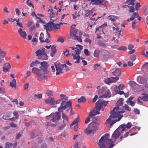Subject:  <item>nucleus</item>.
<instances>
[{
	"mask_svg": "<svg viewBox=\"0 0 148 148\" xmlns=\"http://www.w3.org/2000/svg\"><path fill=\"white\" fill-rule=\"evenodd\" d=\"M124 132L119 127L114 132L111 136V138H108L110 137V134H105V136H102L99 140L98 145L100 148H111L114 144L112 143L114 142L119 137L121 133Z\"/></svg>",
	"mask_w": 148,
	"mask_h": 148,
	"instance_id": "f257e3e1",
	"label": "nucleus"
},
{
	"mask_svg": "<svg viewBox=\"0 0 148 148\" xmlns=\"http://www.w3.org/2000/svg\"><path fill=\"white\" fill-rule=\"evenodd\" d=\"M99 95H101L99 99L96 103L95 109L99 111L101 110L103 111L105 107L107 105L108 101L105 102L103 98H108L111 97V94L110 90L106 86H103L98 91Z\"/></svg>",
	"mask_w": 148,
	"mask_h": 148,
	"instance_id": "f03ea898",
	"label": "nucleus"
},
{
	"mask_svg": "<svg viewBox=\"0 0 148 148\" xmlns=\"http://www.w3.org/2000/svg\"><path fill=\"white\" fill-rule=\"evenodd\" d=\"M124 112V110L119 109L118 107H115L113 110L111 111L110 115L106 120L107 123H109L110 126H112L116 122L120 120L123 116L121 114L123 113Z\"/></svg>",
	"mask_w": 148,
	"mask_h": 148,
	"instance_id": "7ed1b4c3",
	"label": "nucleus"
},
{
	"mask_svg": "<svg viewBox=\"0 0 148 148\" xmlns=\"http://www.w3.org/2000/svg\"><path fill=\"white\" fill-rule=\"evenodd\" d=\"M76 25L72 24L71 27V29L70 30V36L71 38L75 40H77L78 41L82 42L81 36L76 35L78 30L76 27Z\"/></svg>",
	"mask_w": 148,
	"mask_h": 148,
	"instance_id": "20e7f679",
	"label": "nucleus"
},
{
	"mask_svg": "<svg viewBox=\"0 0 148 148\" xmlns=\"http://www.w3.org/2000/svg\"><path fill=\"white\" fill-rule=\"evenodd\" d=\"M32 72L34 74L36 75L37 77H42L44 79H48L47 76L45 75V74L48 73H46L45 71L43 69L37 68L36 67H33L32 69Z\"/></svg>",
	"mask_w": 148,
	"mask_h": 148,
	"instance_id": "39448f33",
	"label": "nucleus"
},
{
	"mask_svg": "<svg viewBox=\"0 0 148 148\" xmlns=\"http://www.w3.org/2000/svg\"><path fill=\"white\" fill-rule=\"evenodd\" d=\"M77 46L79 47V49H77V50H75L74 52L72 53L71 56H73L74 62L79 63L80 57L78 54L80 53L81 50L83 49V47L80 45H78Z\"/></svg>",
	"mask_w": 148,
	"mask_h": 148,
	"instance_id": "423d86ee",
	"label": "nucleus"
},
{
	"mask_svg": "<svg viewBox=\"0 0 148 148\" xmlns=\"http://www.w3.org/2000/svg\"><path fill=\"white\" fill-rule=\"evenodd\" d=\"M59 112H56L52 113L50 115L46 116V118L48 120L55 123L57 122L61 118V115Z\"/></svg>",
	"mask_w": 148,
	"mask_h": 148,
	"instance_id": "0eeeda50",
	"label": "nucleus"
},
{
	"mask_svg": "<svg viewBox=\"0 0 148 148\" xmlns=\"http://www.w3.org/2000/svg\"><path fill=\"white\" fill-rule=\"evenodd\" d=\"M97 130V125L96 123L94 122H92L89 124L88 127L85 130V133L88 135L92 133L93 134Z\"/></svg>",
	"mask_w": 148,
	"mask_h": 148,
	"instance_id": "6e6552de",
	"label": "nucleus"
},
{
	"mask_svg": "<svg viewBox=\"0 0 148 148\" xmlns=\"http://www.w3.org/2000/svg\"><path fill=\"white\" fill-rule=\"evenodd\" d=\"M45 48L40 49L37 51L35 53L36 55L40 57V58L43 60H47V56L46 53L45 52Z\"/></svg>",
	"mask_w": 148,
	"mask_h": 148,
	"instance_id": "1a4fd4ad",
	"label": "nucleus"
},
{
	"mask_svg": "<svg viewBox=\"0 0 148 148\" xmlns=\"http://www.w3.org/2000/svg\"><path fill=\"white\" fill-rule=\"evenodd\" d=\"M55 67L56 68V75H59L60 73H62V71L64 67H66V64H61L59 62H56L54 64Z\"/></svg>",
	"mask_w": 148,
	"mask_h": 148,
	"instance_id": "9d476101",
	"label": "nucleus"
},
{
	"mask_svg": "<svg viewBox=\"0 0 148 148\" xmlns=\"http://www.w3.org/2000/svg\"><path fill=\"white\" fill-rule=\"evenodd\" d=\"M69 102L71 103V101L70 100L69 101L66 102L64 101H62L61 103L60 106L58 108V111L59 112H62L63 110H65L66 108L68 109L69 107L68 106Z\"/></svg>",
	"mask_w": 148,
	"mask_h": 148,
	"instance_id": "9b49d317",
	"label": "nucleus"
},
{
	"mask_svg": "<svg viewBox=\"0 0 148 148\" xmlns=\"http://www.w3.org/2000/svg\"><path fill=\"white\" fill-rule=\"evenodd\" d=\"M99 114V112L97 110L94 109L89 113L88 117L85 121V123L87 124L90 121V117H91L92 119L94 118V116L96 114Z\"/></svg>",
	"mask_w": 148,
	"mask_h": 148,
	"instance_id": "f8f14e48",
	"label": "nucleus"
},
{
	"mask_svg": "<svg viewBox=\"0 0 148 148\" xmlns=\"http://www.w3.org/2000/svg\"><path fill=\"white\" fill-rule=\"evenodd\" d=\"M88 1H91V2L94 3V4L98 5H106L108 3V1L106 0H88Z\"/></svg>",
	"mask_w": 148,
	"mask_h": 148,
	"instance_id": "ddd939ff",
	"label": "nucleus"
},
{
	"mask_svg": "<svg viewBox=\"0 0 148 148\" xmlns=\"http://www.w3.org/2000/svg\"><path fill=\"white\" fill-rule=\"evenodd\" d=\"M132 124L130 122H128L127 124H125V123L123 124L120 125L119 127L121 128V129L123 132H126L127 129L131 128Z\"/></svg>",
	"mask_w": 148,
	"mask_h": 148,
	"instance_id": "4468645a",
	"label": "nucleus"
},
{
	"mask_svg": "<svg viewBox=\"0 0 148 148\" xmlns=\"http://www.w3.org/2000/svg\"><path fill=\"white\" fill-rule=\"evenodd\" d=\"M41 66L39 67V68L45 71L46 73H48L49 71L47 70L48 67V64L46 62H41L40 63Z\"/></svg>",
	"mask_w": 148,
	"mask_h": 148,
	"instance_id": "2eb2a0df",
	"label": "nucleus"
},
{
	"mask_svg": "<svg viewBox=\"0 0 148 148\" xmlns=\"http://www.w3.org/2000/svg\"><path fill=\"white\" fill-rule=\"evenodd\" d=\"M44 29L47 30V32L48 31H51L53 30V22H49L47 24L43 25Z\"/></svg>",
	"mask_w": 148,
	"mask_h": 148,
	"instance_id": "dca6fc26",
	"label": "nucleus"
},
{
	"mask_svg": "<svg viewBox=\"0 0 148 148\" xmlns=\"http://www.w3.org/2000/svg\"><path fill=\"white\" fill-rule=\"evenodd\" d=\"M124 88V86L123 84H119L118 88H116V93L121 95L124 94V92L120 90H123Z\"/></svg>",
	"mask_w": 148,
	"mask_h": 148,
	"instance_id": "f3484780",
	"label": "nucleus"
},
{
	"mask_svg": "<svg viewBox=\"0 0 148 148\" xmlns=\"http://www.w3.org/2000/svg\"><path fill=\"white\" fill-rule=\"evenodd\" d=\"M48 12H50V17L51 18V20L53 21H54L56 20V19H52V18L54 17L56 13L57 12L55 11V10H53L52 9H51V10L49 9L48 10ZM57 13H56L57 14Z\"/></svg>",
	"mask_w": 148,
	"mask_h": 148,
	"instance_id": "a211bd4d",
	"label": "nucleus"
},
{
	"mask_svg": "<svg viewBox=\"0 0 148 148\" xmlns=\"http://www.w3.org/2000/svg\"><path fill=\"white\" fill-rule=\"evenodd\" d=\"M11 68V66L9 63H6L3 65V70L6 73L9 71Z\"/></svg>",
	"mask_w": 148,
	"mask_h": 148,
	"instance_id": "6ab92c4d",
	"label": "nucleus"
},
{
	"mask_svg": "<svg viewBox=\"0 0 148 148\" xmlns=\"http://www.w3.org/2000/svg\"><path fill=\"white\" fill-rule=\"evenodd\" d=\"M55 102L54 98L53 97H49L45 100V103L47 104H49L52 105L54 104Z\"/></svg>",
	"mask_w": 148,
	"mask_h": 148,
	"instance_id": "aec40b11",
	"label": "nucleus"
},
{
	"mask_svg": "<svg viewBox=\"0 0 148 148\" xmlns=\"http://www.w3.org/2000/svg\"><path fill=\"white\" fill-rule=\"evenodd\" d=\"M7 54L6 52L3 51L0 47V64L2 62L4 58Z\"/></svg>",
	"mask_w": 148,
	"mask_h": 148,
	"instance_id": "412c9836",
	"label": "nucleus"
},
{
	"mask_svg": "<svg viewBox=\"0 0 148 148\" xmlns=\"http://www.w3.org/2000/svg\"><path fill=\"white\" fill-rule=\"evenodd\" d=\"M138 80V82L139 84H143L147 83L148 81V79L145 77L143 76L140 77V79H139Z\"/></svg>",
	"mask_w": 148,
	"mask_h": 148,
	"instance_id": "4be33fe9",
	"label": "nucleus"
},
{
	"mask_svg": "<svg viewBox=\"0 0 148 148\" xmlns=\"http://www.w3.org/2000/svg\"><path fill=\"white\" fill-rule=\"evenodd\" d=\"M40 134V132L38 130H34L31 132L30 134V138L33 139V138L37 136Z\"/></svg>",
	"mask_w": 148,
	"mask_h": 148,
	"instance_id": "5701e85b",
	"label": "nucleus"
},
{
	"mask_svg": "<svg viewBox=\"0 0 148 148\" xmlns=\"http://www.w3.org/2000/svg\"><path fill=\"white\" fill-rule=\"evenodd\" d=\"M106 32V31L103 29L100 26L97 28L96 31V33L100 34H105Z\"/></svg>",
	"mask_w": 148,
	"mask_h": 148,
	"instance_id": "b1692460",
	"label": "nucleus"
},
{
	"mask_svg": "<svg viewBox=\"0 0 148 148\" xmlns=\"http://www.w3.org/2000/svg\"><path fill=\"white\" fill-rule=\"evenodd\" d=\"M110 28L112 29V31L115 34L118 33L119 31V29L118 27L114 23L110 25Z\"/></svg>",
	"mask_w": 148,
	"mask_h": 148,
	"instance_id": "393cba45",
	"label": "nucleus"
},
{
	"mask_svg": "<svg viewBox=\"0 0 148 148\" xmlns=\"http://www.w3.org/2000/svg\"><path fill=\"white\" fill-rule=\"evenodd\" d=\"M68 106L69 107V108L67 109L66 112H69V111H70L69 115L71 116L73 115L74 114V111L73 110L72 108V103H69Z\"/></svg>",
	"mask_w": 148,
	"mask_h": 148,
	"instance_id": "a878e982",
	"label": "nucleus"
},
{
	"mask_svg": "<svg viewBox=\"0 0 148 148\" xmlns=\"http://www.w3.org/2000/svg\"><path fill=\"white\" fill-rule=\"evenodd\" d=\"M138 16L139 14L138 12H134L133 15L131 16L130 18L127 20V21H133L135 18L138 17Z\"/></svg>",
	"mask_w": 148,
	"mask_h": 148,
	"instance_id": "bb28decb",
	"label": "nucleus"
},
{
	"mask_svg": "<svg viewBox=\"0 0 148 148\" xmlns=\"http://www.w3.org/2000/svg\"><path fill=\"white\" fill-rule=\"evenodd\" d=\"M123 98L120 99L116 103L115 107H118L119 108V109H121L120 107L121 106H121L123 104Z\"/></svg>",
	"mask_w": 148,
	"mask_h": 148,
	"instance_id": "cd10ccee",
	"label": "nucleus"
},
{
	"mask_svg": "<svg viewBox=\"0 0 148 148\" xmlns=\"http://www.w3.org/2000/svg\"><path fill=\"white\" fill-rule=\"evenodd\" d=\"M18 32L21 36L24 38H26L27 36L26 32L25 31H23L21 28H19L18 29Z\"/></svg>",
	"mask_w": 148,
	"mask_h": 148,
	"instance_id": "c85d7f7f",
	"label": "nucleus"
},
{
	"mask_svg": "<svg viewBox=\"0 0 148 148\" xmlns=\"http://www.w3.org/2000/svg\"><path fill=\"white\" fill-rule=\"evenodd\" d=\"M11 112H8L4 113L3 118L5 120H9L10 119Z\"/></svg>",
	"mask_w": 148,
	"mask_h": 148,
	"instance_id": "c756f323",
	"label": "nucleus"
},
{
	"mask_svg": "<svg viewBox=\"0 0 148 148\" xmlns=\"http://www.w3.org/2000/svg\"><path fill=\"white\" fill-rule=\"evenodd\" d=\"M112 74L116 77H118L121 75V72L119 69L116 68L114 71L112 73Z\"/></svg>",
	"mask_w": 148,
	"mask_h": 148,
	"instance_id": "7c9ffc66",
	"label": "nucleus"
},
{
	"mask_svg": "<svg viewBox=\"0 0 148 148\" xmlns=\"http://www.w3.org/2000/svg\"><path fill=\"white\" fill-rule=\"evenodd\" d=\"M51 53L50 55L52 57H53L54 56L56 52V47L55 46L53 45L51 47Z\"/></svg>",
	"mask_w": 148,
	"mask_h": 148,
	"instance_id": "2f4dec72",
	"label": "nucleus"
},
{
	"mask_svg": "<svg viewBox=\"0 0 148 148\" xmlns=\"http://www.w3.org/2000/svg\"><path fill=\"white\" fill-rule=\"evenodd\" d=\"M60 97L61 98L60 99L62 101H66L68 100V97H67L66 95L64 94H61L60 95Z\"/></svg>",
	"mask_w": 148,
	"mask_h": 148,
	"instance_id": "473e14b6",
	"label": "nucleus"
},
{
	"mask_svg": "<svg viewBox=\"0 0 148 148\" xmlns=\"http://www.w3.org/2000/svg\"><path fill=\"white\" fill-rule=\"evenodd\" d=\"M62 117L63 119V122L68 123V119L67 116L64 113L62 114Z\"/></svg>",
	"mask_w": 148,
	"mask_h": 148,
	"instance_id": "72a5a7b5",
	"label": "nucleus"
},
{
	"mask_svg": "<svg viewBox=\"0 0 148 148\" xmlns=\"http://www.w3.org/2000/svg\"><path fill=\"white\" fill-rule=\"evenodd\" d=\"M10 86L12 88H16V81L15 79H13L11 82L10 83Z\"/></svg>",
	"mask_w": 148,
	"mask_h": 148,
	"instance_id": "f704fd0d",
	"label": "nucleus"
},
{
	"mask_svg": "<svg viewBox=\"0 0 148 148\" xmlns=\"http://www.w3.org/2000/svg\"><path fill=\"white\" fill-rule=\"evenodd\" d=\"M139 97L144 101H148V94H145L142 97Z\"/></svg>",
	"mask_w": 148,
	"mask_h": 148,
	"instance_id": "c9c22d12",
	"label": "nucleus"
},
{
	"mask_svg": "<svg viewBox=\"0 0 148 148\" xmlns=\"http://www.w3.org/2000/svg\"><path fill=\"white\" fill-rule=\"evenodd\" d=\"M60 24H55L53 23V29H60Z\"/></svg>",
	"mask_w": 148,
	"mask_h": 148,
	"instance_id": "e433bc0d",
	"label": "nucleus"
},
{
	"mask_svg": "<svg viewBox=\"0 0 148 148\" xmlns=\"http://www.w3.org/2000/svg\"><path fill=\"white\" fill-rule=\"evenodd\" d=\"M40 62L37 60L35 61L34 62H32L30 65L31 67H33L34 66H36L38 64H39Z\"/></svg>",
	"mask_w": 148,
	"mask_h": 148,
	"instance_id": "4c0bfd02",
	"label": "nucleus"
},
{
	"mask_svg": "<svg viewBox=\"0 0 148 148\" xmlns=\"http://www.w3.org/2000/svg\"><path fill=\"white\" fill-rule=\"evenodd\" d=\"M102 56L104 57H106L108 55V52L106 50H103L101 52Z\"/></svg>",
	"mask_w": 148,
	"mask_h": 148,
	"instance_id": "58836bf2",
	"label": "nucleus"
},
{
	"mask_svg": "<svg viewBox=\"0 0 148 148\" xmlns=\"http://www.w3.org/2000/svg\"><path fill=\"white\" fill-rule=\"evenodd\" d=\"M89 17L90 19L92 20L93 21H96V20L98 19L99 18H100L101 17H97V18H95L94 17V16H92V15H90L89 16Z\"/></svg>",
	"mask_w": 148,
	"mask_h": 148,
	"instance_id": "ea45409f",
	"label": "nucleus"
},
{
	"mask_svg": "<svg viewBox=\"0 0 148 148\" xmlns=\"http://www.w3.org/2000/svg\"><path fill=\"white\" fill-rule=\"evenodd\" d=\"M86 101V99L85 97L82 96L79 99L78 101L79 103L84 102Z\"/></svg>",
	"mask_w": 148,
	"mask_h": 148,
	"instance_id": "a19ab883",
	"label": "nucleus"
},
{
	"mask_svg": "<svg viewBox=\"0 0 148 148\" xmlns=\"http://www.w3.org/2000/svg\"><path fill=\"white\" fill-rule=\"evenodd\" d=\"M44 37V35L42 33H41L40 34V36L39 37V40L40 42H41L43 43L44 42V40H43Z\"/></svg>",
	"mask_w": 148,
	"mask_h": 148,
	"instance_id": "79ce46f5",
	"label": "nucleus"
},
{
	"mask_svg": "<svg viewBox=\"0 0 148 148\" xmlns=\"http://www.w3.org/2000/svg\"><path fill=\"white\" fill-rule=\"evenodd\" d=\"M100 51L99 50H95L94 52V56L95 57H99Z\"/></svg>",
	"mask_w": 148,
	"mask_h": 148,
	"instance_id": "37998d69",
	"label": "nucleus"
},
{
	"mask_svg": "<svg viewBox=\"0 0 148 148\" xmlns=\"http://www.w3.org/2000/svg\"><path fill=\"white\" fill-rule=\"evenodd\" d=\"M129 84L131 87H133L136 86V84L134 81H130Z\"/></svg>",
	"mask_w": 148,
	"mask_h": 148,
	"instance_id": "c03bdc74",
	"label": "nucleus"
},
{
	"mask_svg": "<svg viewBox=\"0 0 148 148\" xmlns=\"http://www.w3.org/2000/svg\"><path fill=\"white\" fill-rule=\"evenodd\" d=\"M84 52L85 55L86 56H89L90 55V53L89 51L87 49H84Z\"/></svg>",
	"mask_w": 148,
	"mask_h": 148,
	"instance_id": "a18cd8bd",
	"label": "nucleus"
},
{
	"mask_svg": "<svg viewBox=\"0 0 148 148\" xmlns=\"http://www.w3.org/2000/svg\"><path fill=\"white\" fill-rule=\"evenodd\" d=\"M78 118L76 119L71 125V126H72L74 125H78Z\"/></svg>",
	"mask_w": 148,
	"mask_h": 148,
	"instance_id": "49530a36",
	"label": "nucleus"
},
{
	"mask_svg": "<svg viewBox=\"0 0 148 148\" xmlns=\"http://www.w3.org/2000/svg\"><path fill=\"white\" fill-rule=\"evenodd\" d=\"M37 40V39L36 38H34L32 40V45H35L36 44Z\"/></svg>",
	"mask_w": 148,
	"mask_h": 148,
	"instance_id": "de8ad7c7",
	"label": "nucleus"
},
{
	"mask_svg": "<svg viewBox=\"0 0 148 148\" xmlns=\"http://www.w3.org/2000/svg\"><path fill=\"white\" fill-rule=\"evenodd\" d=\"M67 123L63 122V124H62V125L59 127V129L60 130H62L63 129V128H64L65 126H66V124Z\"/></svg>",
	"mask_w": 148,
	"mask_h": 148,
	"instance_id": "09e8293b",
	"label": "nucleus"
},
{
	"mask_svg": "<svg viewBox=\"0 0 148 148\" xmlns=\"http://www.w3.org/2000/svg\"><path fill=\"white\" fill-rule=\"evenodd\" d=\"M141 6L139 3H136L135 6L136 10H138L140 8Z\"/></svg>",
	"mask_w": 148,
	"mask_h": 148,
	"instance_id": "8fccbe9b",
	"label": "nucleus"
},
{
	"mask_svg": "<svg viewBox=\"0 0 148 148\" xmlns=\"http://www.w3.org/2000/svg\"><path fill=\"white\" fill-rule=\"evenodd\" d=\"M124 108L126 110L128 111H131V108L127 104H125L124 105Z\"/></svg>",
	"mask_w": 148,
	"mask_h": 148,
	"instance_id": "3c124183",
	"label": "nucleus"
},
{
	"mask_svg": "<svg viewBox=\"0 0 148 148\" xmlns=\"http://www.w3.org/2000/svg\"><path fill=\"white\" fill-rule=\"evenodd\" d=\"M12 145L13 144L12 143L7 142L5 143V146L9 148L12 147Z\"/></svg>",
	"mask_w": 148,
	"mask_h": 148,
	"instance_id": "603ef678",
	"label": "nucleus"
},
{
	"mask_svg": "<svg viewBox=\"0 0 148 148\" xmlns=\"http://www.w3.org/2000/svg\"><path fill=\"white\" fill-rule=\"evenodd\" d=\"M46 93L49 97L52 96L53 95V93L51 91L47 90L46 92Z\"/></svg>",
	"mask_w": 148,
	"mask_h": 148,
	"instance_id": "864d4df0",
	"label": "nucleus"
},
{
	"mask_svg": "<svg viewBox=\"0 0 148 148\" xmlns=\"http://www.w3.org/2000/svg\"><path fill=\"white\" fill-rule=\"evenodd\" d=\"M27 5L30 7L32 6L33 8L34 7V5L31 1L29 0H27L26 1Z\"/></svg>",
	"mask_w": 148,
	"mask_h": 148,
	"instance_id": "5fc2aeb1",
	"label": "nucleus"
},
{
	"mask_svg": "<svg viewBox=\"0 0 148 148\" xmlns=\"http://www.w3.org/2000/svg\"><path fill=\"white\" fill-rule=\"evenodd\" d=\"M108 26L107 24L106 23H104V24H102L100 27L105 31H106V27Z\"/></svg>",
	"mask_w": 148,
	"mask_h": 148,
	"instance_id": "6e6d98bb",
	"label": "nucleus"
},
{
	"mask_svg": "<svg viewBox=\"0 0 148 148\" xmlns=\"http://www.w3.org/2000/svg\"><path fill=\"white\" fill-rule=\"evenodd\" d=\"M69 49H66L65 51H64V54L66 56H67L68 55H69Z\"/></svg>",
	"mask_w": 148,
	"mask_h": 148,
	"instance_id": "4d7b16f0",
	"label": "nucleus"
},
{
	"mask_svg": "<svg viewBox=\"0 0 148 148\" xmlns=\"http://www.w3.org/2000/svg\"><path fill=\"white\" fill-rule=\"evenodd\" d=\"M127 47L124 46H122L121 47L118 48L117 49L118 50H121L122 51H124L127 49Z\"/></svg>",
	"mask_w": 148,
	"mask_h": 148,
	"instance_id": "13d9d810",
	"label": "nucleus"
},
{
	"mask_svg": "<svg viewBox=\"0 0 148 148\" xmlns=\"http://www.w3.org/2000/svg\"><path fill=\"white\" fill-rule=\"evenodd\" d=\"M34 97H36L37 98L40 99L42 98V94H40L38 95L35 94Z\"/></svg>",
	"mask_w": 148,
	"mask_h": 148,
	"instance_id": "bf43d9fd",
	"label": "nucleus"
},
{
	"mask_svg": "<svg viewBox=\"0 0 148 148\" xmlns=\"http://www.w3.org/2000/svg\"><path fill=\"white\" fill-rule=\"evenodd\" d=\"M134 11V6H130V8L129 11L130 12L132 13Z\"/></svg>",
	"mask_w": 148,
	"mask_h": 148,
	"instance_id": "052dcab7",
	"label": "nucleus"
},
{
	"mask_svg": "<svg viewBox=\"0 0 148 148\" xmlns=\"http://www.w3.org/2000/svg\"><path fill=\"white\" fill-rule=\"evenodd\" d=\"M84 42H89L90 44L91 43V40L89 38H86L84 40Z\"/></svg>",
	"mask_w": 148,
	"mask_h": 148,
	"instance_id": "680f3d73",
	"label": "nucleus"
},
{
	"mask_svg": "<svg viewBox=\"0 0 148 148\" xmlns=\"http://www.w3.org/2000/svg\"><path fill=\"white\" fill-rule=\"evenodd\" d=\"M98 44L99 45L103 47L106 46V44L103 43L102 41H99L98 42Z\"/></svg>",
	"mask_w": 148,
	"mask_h": 148,
	"instance_id": "e2e57ef3",
	"label": "nucleus"
},
{
	"mask_svg": "<svg viewBox=\"0 0 148 148\" xmlns=\"http://www.w3.org/2000/svg\"><path fill=\"white\" fill-rule=\"evenodd\" d=\"M113 17H114V16H109L108 17L109 19L112 21L114 22L115 21V20L114 18H113Z\"/></svg>",
	"mask_w": 148,
	"mask_h": 148,
	"instance_id": "0e129e2a",
	"label": "nucleus"
},
{
	"mask_svg": "<svg viewBox=\"0 0 148 148\" xmlns=\"http://www.w3.org/2000/svg\"><path fill=\"white\" fill-rule=\"evenodd\" d=\"M136 23V21H134L132 23V27L133 29H135L137 27L135 25Z\"/></svg>",
	"mask_w": 148,
	"mask_h": 148,
	"instance_id": "69168bd1",
	"label": "nucleus"
},
{
	"mask_svg": "<svg viewBox=\"0 0 148 148\" xmlns=\"http://www.w3.org/2000/svg\"><path fill=\"white\" fill-rule=\"evenodd\" d=\"M136 56L134 54L131 57V60L132 61H134L136 59Z\"/></svg>",
	"mask_w": 148,
	"mask_h": 148,
	"instance_id": "338daca9",
	"label": "nucleus"
},
{
	"mask_svg": "<svg viewBox=\"0 0 148 148\" xmlns=\"http://www.w3.org/2000/svg\"><path fill=\"white\" fill-rule=\"evenodd\" d=\"M134 47V46L133 45L129 44L128 45L127 48L129 50H131Z\"/></svg>",
	"mask_w": 148,
	"mask_h": 148,
	"instance_id": "774afa93",
	"label": "nucleus"
}]
</instances>
